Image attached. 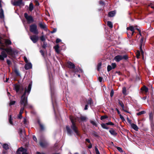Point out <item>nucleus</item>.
<instances>
[{
	"label": "nucleus",
	"instance_id": "obj_1",
	"mask_svg": "<svg viewBox=\"0 0 154 154\" xmlns=\"http://www.w3.org/2000/svg\"><path fill=\"white\" fill-rule=\"evenodd\" d=\"M0 49L3 50L1 52V54H0V60L2 61H4L5 58L7 57V54L5 51H6L8 54L12 56H13L16 53L15 51L12 50L11 48H1Z\"/></svg>",
	"mask_w": 154,
	"mask_h": 154
},
{
	"label": "nucleus",
	"instance_id": "obj_2",
	"mask_svg": "<svg viewBox=\"0 0 154 154\" xmlns=\"http://www.w3.org/2000/svg\"><path fill=\"white\" fill-rule=\"evenodd\" d=\"M32 83H30L28 85L27 89H26L24 93L21 97V100L20 101V105L23 106H26L28 105L27 96H26V92L28 94L29 93L31 88Z\"/></svg>",
	"mask_w": 154,
	"mask_h": 154
},
{
	"label": "nucleus",
	"instance_id": "obj_3",
	"mask_svg": "<svg viewBox=\"0 0 154 154\" xmlns=\"http://www.w3.org/2000/svg\"><path fill=\"white\" fill-rule=\"evenodd\" d=\"M30 31L35 34H38V31L37 29V26L35 24L31 25L30 26L29 28Z\"/></svg>",
	"mask_w": 154,
	"mask_h": 154
},
{
	"label": "nucleus",
	"instance_id": "obj_4",
	"mask_svg": "<svg viewBox=\"0 0 154 154\" xmlns=\"http://www.w3.org/2000/svg\"><path fill=\"white\" fill-rule=\"evenodd\" d=\"M14 89L17 93H21L23 91L22 87L19 84H15L14 85Z\"/></svg>",
	"mask_w": 154,
	"mask_h": 154
},
{
	"label": "nucleus",
	"instance_id": "obj_5",
	"mask_svg": "<svg viewBox=\"0 0 154 154\" xmlns=\"http://www.w3.org/2000/svg\"><path fill=\"white\" fill-rule=\"evenodd\" d=\"M24 16L28 23H32L34 22V19L32 16L28 15L26 13H24Z\"/></svg>",
	"mask_w": 154,
	"mask_h": 154
},
{
	"label": "nucleus",
	"instance_id": "obj_6",
	"mask_svg": "<svg viewBox=\"0 0 154 154\" xmlns=\"http://www.w3.org/2000/svg\"><path fill=\"white\" fill-rule=\"evenodd\" d=\"M70 119L72 123V125L71 126V128L73 131L77 135H78V131L77 130V127L75 125L74 121L72 119V117H70Z\"/></svg>",
	"mask_w": 154,
	"mask_h": 154
},
{
	"label": "nucleus",
	"instance_id": "obj_7",
	"mask_svg": "<svg viewBox=\"0 0 154 154\" xmlns=\"http://www.w3.org/2000/svg\"><path fill=\"white\" fill-rule=\"evenodd\" d=\"M66 65L68 68L70 69H72V70L73 69H75V65L73 63L70 61L67 62L66 63Z\"/></svg>",
	"mask_w": 154,
	"mask_h": 154
},
{
	"label": "nucleus",
	"instance_id": "obj_8",
	"mask_svg": "<svg viewBox=\"0 0 154 154\" xmlns=\"http://www.w3.org/2000/svg\"><path fill=\"white\" fill-rule=\"evenodd\" d=\"M116 67V64L115 63H112L111 65H108L107 66V71L109 72L112 69H115Z\"/></svg>",
	"mask_w": 154,
	"mask_h": 154
},
{
	"label": "nucleus",
	"instance_id": "obj_9",
	"mask_svg": "<svg viewBox=\"0 0 154 154\" xmlns=\"http://www.w3.org/2000/svg\"><path fill=\"white\" fill-rule=\"evenodd\" d=\"M30 38L34 43H36L38 41V36L33 35L30 36Z\"/></svg>",
	"mask_w": 154,
	"mask_h": 154
},
{
	"label": "nucleus",
	"instance_id": "obj_10",
	"mask_svg": "<svg viewBox=\"0 0 154 154\" xmlns=\"http://www.w3.org/2000/svg\"><path fill=\"white\" fill-rule=\"evenodd\" d=\"M11 1L12 4L14 6H20L21 5H24V3L22 2V0H19L12 3Z\"/></svg>",
	"mask_w": 154,
	"mask_h": 154
},
{
	"label": "nucleus",
	"instance_id": "obj_11",
	"mask_svg": "<svg viewBox=\"0 0 154 154\" xmlns=\"http://www.w3.org/2000/svg\"><path fill=\"white\" fill-rule=\"evenodd\" d=\"M72 71L73 72L75 73L76 72L82 73L83 72V70L79 67H76V68H75V69H73Z\"/></svg>",
	"mask_w": 154,
	"mask_h": 154
},
{
	"label": "nucleus",
	"instance_id": "obj_12",
	"mask_svg": "<svg viewBox=\"0 0 154 154\" xmlns=\"http://www.w3.org/2000/svg\"><path fill=\"white\" fill-rule=\"evenodd\" d=\"M4 11L2 8H1L0 9V18L3 20V22L4 23V25H5V22L4 20Z\"/></svg>",
	"mask_w": 154,
	"mask_h": 154
},
{
	"label": "nucleus",
	"instance_id": "obj_13",
	"mask_svg": "<svg viewBox=\"0 0 154 154\" xmlns=\"http://www.w3.org/2000/svg\"><path fill=\"white\" fill-rule=\"evenodd\" d=\"M39 144L42 148L46 147L48 145V143L45 141H41L39 142Z\"/></svg>",
	"mask_w": 154,
	"mask_h": 154
},
{
	"label": "nucleus",
	"instance_id": "obj_14",
	"mask_svg": "<svg viewBox=\"0 0 154 154\" xmlns=\"http://www.w3.org/2000/svg\"><path fill=\"white\" fill-rule=\"evenodd\" d=\"M87 104L85 106H88L89 105L91 106L93 105V102L92 99L90 98L86 100Z\"/></svg>",
	"mask_w": 154,
	"mask_h": 154
},
{
	"label": "nucleus",
	"instance_id": "obj_15",
	"mask_svg": "<svg viewBox=\"0 0 154 154\" xmlns=\"http://www.w3.org/2000/svg\"><path fill=\"white\" fill-rule=\"evenodd\" d=\"M32 67V65L31 63H28L25 65V68L26 70H28L31 69Z\"/></svg>",
	"mask_w": 154,
	"mask_h": 154
},
{
	"label": "nucleus",
	"instance_id": "obj_16",
	"mask_svg": "<svg viewBox=\"0 0 154 154\" xmlns=\"http://www.w3.org/2000/svg\"><path fill=\"white\" fill-rule=\"evenodd\" d=\"M114 60L117 62H119L122 60V55H117L114 58Z\"/></svg>",
	"mask_w": 154,
	"mask_h": 154
},
{
	"label": "nucleus",
	"instance_id": "obj_17",
	"mask_svg": "<svg viewBox=\"0 0 154 154\" xmlns=\"http://www.w3.org/2000/svg\"><path fill=\"white\" fill-rule=\"evenodd\" d=\"M116 14L115 11H111L109 12L108 14V16L109 17H114Z\"/></svg>",
	"mask_w": 154,
	"mask_h": 154
},
{
	"label": "nucleus",
	"instance_id": "obj_18",
	"mask_svg": "<svg viewBox=\"0 0 154 154\" xmlns=\"http://www.w3.org/2000/svg\"><path fill=\"white\" fill-rule=\"evenodd\" d=\"M39 25L40 27L45 30H46L47 27L46 25L44 23H40L39 24Z\"/></svg>",
	"mask_w": 154,
	"mask_h": 154
},
{
	"label": "nucleus",
	"instance_id": "obj_19",
	"mask_svg": "<svg viewBox=\"0 0 154 154\" xmlns=\"http://www.w3.org/2000/svg\"><path fill=\"white\" fill-rule=\"evenodd\" d=\"M20 135V140L22 141H25L26 140V137H25L26 135L25 134H24L23 133H22V134H19Z\"/></svg>",
	"mask_w": 154,
	"mask_h": 154
},
{
	"label": "nucleus",
	"instance_id": "obj_20",
	"mask_svg": "<svg viewBox=\"0 0 154 154\" xmlns=\"http://www.w3.org/2000/svg\"><path fill=\"white\" fill-rule=\"evenodd\" d=\"M37 122L39 125L41 130H44V126L41 123L40 120H38L37 121Z\"/></svg>",
	"mask_w": 154,
	"mask_h": 154
},
{
	"label": "nucleus",
	"instance_id": "obj_21",
	"mask_svg": "<svg viewBox=\"0 0 154 154\" xmlns=\"http://www.w3.org/2000/svg\"><path fill=\"white\" fill-rule=\"evenodd\" d=\"M131 128L135 131H137L138 130V127L136 125L133 123L132 124H131Z\"/></svg>",
	"mask_w": 154,
	"mask_h": 154
},
{
	"label": "nucleus",
	"instance_id": "obj_22",
	"mask_svg": "<svg viewBox=\"0 0 154 154\" xmlns=\"http://www.w3.org/2000/svg\"><path fill=\"white\" fill-rule=\"evenodd\" d=\"M141 90L144 91L145 93H147L148 92L149 89L146 86H144L141 88Z\"/></svg>",
	"mask_w": 154,
	"mask_h": 154
},
{
	"label": "nucleus",
	"instance_id": "obj_23",
	"mask_svg": "<svg viewBox=\"0 0 154 154\" xmlns=\"http://www.w3.org/2000/svg\"><path fill=\"white\" fill-rule=\"evenodd\" d=\"M62 47H61L59 45V44H58V56H59V55L60 54V50H62L63 49H64L65 48V46L64 45H62Z\"/></svg>",
	"mask_w": 154,
	"mask_h": 154
},
{
	"label": "nucleus",
	"instance_id": "obj_24",
	"mask_svg": "<svg viewBox=\"0 0 154 154\" xmlns=\"http://www.w3.org/2000/svg\"><path fill=\"white\" fill-rule=\"evenodd\" d=\"M128 57L127 55H122V60H128Z\"/></svg>",
	"mask_w": 154,
	"mask_h": 154
},
{
	"label": "nucleus",
	"instance_id": "obj_25",
	"mask_svg": "<svg viewBox=\"0 0 154 154\" xmlns=\"http://www.w3.org/2000/svg\"><path fill=\"white\" fill-rule=\"evenodd\" d=\"M109 132L110 134L113 135L115 136L117 134V133L113 129H112L109 131Z\"/></svg>",
	"mask_w": 154,
	"mask_h": 154
},
{
	"label": "nucleus",
	"instance_id": "obj_26",
	"mask_svg": "<svg viewBox=\"0 0 154 154\" xmlns=\"http://www.w3.org/2000/svg\"><path fill=\"white\" fill-rule=\"evenodd\" d=\"M3 148L5 150H7L9 149L8 145L7 143H4L2 145Z\"/></svg>",
	"mask_w": 154,
	"mask_h": 154
},
{
	"label": "nucleus",
	"instance_id": "obj_27",
	"mask_svg": "<svg viewBox=\"0 0 154 154\" xmlns=\"http://www.w3.org/2000/svg\"><path fill=\"white\" fill-rule=\"evenodd\" d=\"M122 92L123 94L125 95H126L127 94L126 93V89L125 87H124L122 88Z\"/></svg>",
	"mask_w": 154,
	"mask_h": 154
},
{
	"label": "nucleus",
	"instance_id": "obj_28",
	"mask_svg": "<svg viewBox=\"0 0 154 154\" xmlns=\"http://www.w3.org/2000/svg\"><path fill=\"white\" fill-rule=\"evenodd\" d=\"M33 9V5L32 3H30L29 7V10L30 11H32Z\"/></svg>",
	"mask_w": 154,
	"mask_h": 154
},
{
	"label": "nucleus",
	"instance_id": "obj_29",
	"mask_svg": "<svg viewBox=\"0 0 154 154\" xmlns=\"http://www.w3.org/2000/svg\"><path fill=\"white\" fill-rule=\"evenodd\" d=\"M5 43L6 45H10L11 44V41L8 39H6L5 40Z\"/></svg>",
	"mask_w": 154,
	"mask_h": 154
},
{
	"label": "nucleus",
	"instance_id": "obj_30",
	"mask_svg": "<svg viewBox=\"0 0 154 154\" xmlns=\"http://www.w3.org/2000/svg\"><path fill=\"white\" fill-rule=\"evenodd\" d=\"M14 71L15 72V73L16 74V75L17 76L20 75V73L19 72V71L18 69L14 67Z\"/></svg>",
	"mask_w": 154,
	"mask_h": 154
},
{
	"label": "nucleus",
	"instance_id": "obj_31",
	"mask_svg": "<svg viewBox=\"0 0 154 154\" xmlns=\"http://www.w3.org/2000/svg\"><path fill=\"white\" fill-rule=\"evenodd\" d=\"M107 26L110 28H112L113 27V25L112 23L110 21H108L107 22Z\"/></svg>",
	"mask_w": 154,
	"mask_h": 154
},
{
	"label": "nucleus",
	"instance_id": "obj_32",
	"mask_svg": "<svg viewBox=\"0 0 154 154\" xmlns=\"http://www.w3.org/2000/svg\"><path fill=\"white\" fill-rule=\"evenodd\" d=\"M26 150V149L25 148L22 147H21L18 149L17 150V151H19L20 152H24Z\"/></svg>",
	"mask_w": 154,
	"mask_h": 154
},
{
	"label": "nucleus",
	"instance_id": "obj_33",
	"mask_svg": "<svg viewBox=\"0 0 154 154\" xmlns=\"http://www.w3.org/2000/svg\"><path fill=\"white\" fill-rule=\"evenodd\" d=\"M12 116L11 115H10L9 116V123L11 125H13V123L12 121Z\"/></svg>",
	"mask_w": 154,
	"mask_h": 154
},
{
	"label": "nucleus",
	"instance_id": "obj_34",
	"mask_svg": "<svg viewBox=\"0 0 154 154\" xmlns=\"http://www.w3.org/2000/svg\"><path fill=\"white\" fill-rule=\"evenodd\" d=\"M66 129L68 132V133L69 134H71L72 133V131L69 128V127L67 126L66 127Z\"/></svg>",
	"mask_w": 154,
	"mask_h": 154
},
{
	"label": "nucleus",
	"instance_id": "obj_35",
	"mask_svg": "<svg viewBox=\"0 0 154 154\" xmlns=\"http://www.w3.org/2000/svg\"><path fill=\"white\" fill-rule=\"evenodd\" d=\"M106 125H107L106 124H106L103 123L101 125V126L103 128L106 129H108L109 128L106 126Z\"/></svg>",
	"mask_w": 154,
	"mask_h": 154
},
{
	"label": "nucleus",
	"instance_id": "obj_36",
	"mask_svg": "<svg viewBox=\"0 0 154 154\" xmlns=\"http://www.w3.org/2000/svg\"><path fill=\"white\" fill-rule=\"evenodd\" d=\"M101 62H100L97 65V70L98 71H99L100 69L101 68Z\"/></svg>",
	"mask_w": 154,
	"mask_h": 154
},
{
	"label": "nucleus",
	"instance_id": "obj_37",
	"mask_svg": "<svg viewBox=\"0 0 154 154\" xmlns=\"http://www.w3.org/2000/svg\"><path fill=\"white\" fill-rule=\"evenodd\" d=\"M127 29L128 30H130L131 31H133L134 29V27L133 26H131L129 27H127Z\"/></svg>",
	"mask_w": 154,
	"mask_h": 154
},
{
	"label": "nucleus",
	"instance_id": "obj_38",
	"mask_svg": "<svg viewBox=\"0 0 154 154\" xmlns=\"http://www.w3.org/2000/svg\"><path fill=\"white\" fill-rule=\"evenodd\" d=\"M25 132L24 131H23V129L22 128H19V134H22V133H24V134H25Z\"/></svg>",
	"mask_w": 154,
	"mask_h": 154
},
{
	"label": "nucleus",
	"instance_id": "obj_39",
	"mask_svg": "<svg viewBox=\"0 0 154 154\" xmlns=\"http://www.w3.org/2000/svg\"><path fill=\"white\" fill-rule=\"evenodd\" d=\"M118 103H119V104L120 105V106H124V104L121 100H118Z\"/></svg>",
	"mask_w": 154,
	"mask_h": 154
},
{
	"label": "nucleus",
	"instance_id": "obj_40",
	"mask_svg": "<svg viewBox=\"0 0 154 154\" xmlns=\"http://www.w3.org/2000/svg\"><path fill=\"white\" fill-rule=\"evenodd\" d=\"M145 113V111H142L137 113V115L138 116H139L142 114H144Z\"/></svg>",
	"mask_w": 154,
	"mask_h": 154
},
{
	"label": "nucleus",
	"instance_id": "obj_41",
	"mask_svg": "<svg viewBox=\"0 0 154 154\" xmlns=\"http://www.w3.org/2000/svg\"><path fill=\"white\" fill-rule=\"evenodd\" d=\"M80 119L82 121H85L86 120L87 118L86 117L83 116H82L80 117Z\"/></svg>",
	"mask_w": 154,
	"mask_h": 154
},
{
	"label": "nucleus",
	"instance_id": "obj_42",
	"mask_svg": "<svg viewBox=\"0 0 154 154\" xmlns=\"http://www.w3.org/2000/svg\"><path fill=\"white\" fill-rule=\"evenodd\" d=\"M95 151L96 152V154H100V152H99L96 146H95Z\"/></svg>",
	"mask_w": 154,
	"mask_h": 154
},
{
	"label": "nucleus",
	"instance_id": "obj_43",
	"mask_svg": "<svg viewBox=\"0 0 154 154\" xmlns=\"http://www.w3.org/2000/svg\"><path fill=\"white\" fill-rule=\"evenodd\" d=\"M40 39L42 41H44L45 40V38L44 35L40 37Z\"/></svg>",
	"mask_w": 154,
	"mask_h": 154
},
{
	"label": "nucleus",
	"instance_id": "obj_44",
	"mask_svg": "<svg viewBox=\"0 0 154 154\" xmlns=\"http://www.w3.org/2000/svg\"><path fill=\"white\" fill-rule=\"evenodd\" d=\"M54 48L55 49V51L57 53H58V45L57 44L54 47Z\"/></svg>",
	"mask_w": 154,
	"mask_h": 154
},
{
	"label": "nucleus",
	"instance_id": "obj_45",
	"mask_svg": "<svg viewBox=\"0 0 154 154\" xmlns=\"http://www.w3.org/2000/svg\"><path fill=\"white\" fill-rule=\"evenodd\" d=\"M15 101L11 100L9 103L10 106H11L12 105H14L15 104Z\"/></svg>",
	"mask_w": 154,
	"mask_h": 154
},
{
	"label": "nucleus",
	"instance_id": "obj_46",
	"mask_svg": "<svg viewBox=\"0 0 154 154\" xmlns=\"http://www.w3.org/2000/svg\"><path fill=\"white\" fill-rule=\"evenodd\" d=\"M116 148L117 149L119 150V151L120 152H122L123 150L122 149L119 147H117Z\"/></svg>",
	"mask_w": 154,
	"mask_h": 154
},
{
	"label": "nucleus",
	"instance_id": "obj_47",
	"mask_svg": "<svg viewBox=\"0 0 154 154\" xmlns=\"http://www.w3.org/2000/svg\"><path fill=\"white\" fill-rule=\"evenodd\" d=\"M142 44H140V51H141L142 54H143V52L142 49Z\"/></svg>",
	"mask_w": 154,
	"mask_h": 154
},
{
	"label": "nucleus",
	"instance_id": "obj_48",
	"mask_svg": "<svg viewBox=\"0 0 154 154\" xmlns=\"http://www.w3.org/2000/svg\"><path fill=\"white\" fill-rule=\"evenodd\" d=\"M114 93V91L113 89H112L110 93V96L111 97H112L113 96Z\"/></svg>",
	"mask_w": 154,
	"mask_h": 154
},
{
	"label": "nucleus",
	"instance_id": "obj_49",
	"mask_svg": "<svg viewBox=\"0 0 154 154\" xmlns=\"http://www.w3.org/2000/svg\"><path fill=\"white\" fill-rule=\"evenodd\" d=\"M106 124L107 125H114V124L111 122H109L108 123H106Z\"/></svg>",
	"mask_w": 154,
	"mask_h": 154
},
{
	"label": "nucleus",
	"instance_id": "obj_50",
	"mask_svg": "<svg viewBox=\"0 0 154 154\" xmlns=\"http://www.w3.org/2000/svg\"><path fill=\"white\" fill-rule=\"evenodd\" d=\"M33 140L36 143H37L38 141L35 135L33 136Z\"/></svg>",
	"mask_w": 154,
	"mask_h": 154
},
{
	"label": "nucleus",
	"instance_id": "obj_51",
	"mask_svg": "<svg viewBox=\"0 0 154 154\" xmlns=\"http://www.w3.org/2000/svg\"><path fill=\"white\" fill-rule=\"evenodd\" d=\"M47 43L45 42H44L43 43V44L42 46L43 48H45L46 47H47Z\"/></svg>",
	"mask_w": 154,
	"mask_h": 154
},
{
	"label": "nucleus",
	"instance_id": "obj_52",
	"mask_svg": "<svg viewBox=\"0 0 154 154\" xmlns=\"http://www.w3.org/2000/svg\"><path fill=\"white\" fill-rule=\"evenodd\" d=\"M99 3L100 5H104V2L103 1H99Z\"/></svg>",
	"mask_w": 154,
	"mask_h": 154
},
{
	"label": "nucleus",
	"instance_id": "obj_53",
	"mask_svg": "<svg viewBox=\"0 0 154 154\" xmlns=\"http://www.w3.org/2000/svg\"><path fill=\"white\" fill-rule=\"evenodd\" d=\"M108 117L107 116H101L100 119L101 120H103L104 119L107 118Z\"/></svg>",
	"mask_w": 154,
	"mask_h": 154
},
{
	"label": "nucleus",
	"instance_id": "obj_54",
	"mask_svg": "<svg viewBox=\"0 0 154 154\" xmlns=\"http://www.w3.org/2000/svg\"><path fill=\"white\" fill-rule=\"evenodd\" d=\"M23 122V124L25 125V126H26V124L27 120L26 118H25L24 119Z\"/></svg>",
	"mask_w": 154,
	"mask_h": 154
},
{
	"label": "nucleus",
	"instance_id": "obj_55",
	"mask_svg": "<svg viewBox=\"0 0 154 154\" xmlns=\"http://www.w3.org/2000/svg\"><path fill=\"white\" fill-rule=\"evenodd\" d=\"M23 59H24V61L26 63H28V61L27 59V58L26 57H23Z\"/></svg>",
	"mask_w": 154,
	"mask_h": 154
},
{
	"label": "nucleus",
	"instance_id": "obj_56",
	"mask_svg": "<svg viewBox=\"0 0 154 154\" xmlns=\"http://www.w3.org/2000/svg\"><path fill=\"white\" fill-rule=\"evenodd\" d=\"M98 80L100 82H102V79H103V78L102 77H100V76H99V77H98Z\"/></svg>",
	"mask_w": 154,
	"mask_h": 154
},
{
	"label": "nucleus",
	"instance_id": "obj_57",
	"mask_svg": "<svg viewBox=\"0 0 154 154\" xmlns=\"http://www.w3.org/2000/svg\"><path fill=\"white\" fill-rule=\"evenodd\" d=\"M40 52L41 54L42 55V56L43 57H44V51L43 50H41L40 51Z\"/></svg>",
	"mask_w": 154,
	"mask_h": 154
},
{
	"label": "nucleus",
	"instance_id": "obj_58",
	"mask_svg": "<svg viewBox=\"0 0 154 154\" xmlns=\"http://www.w3.org/2000/svg\"><path fill=\"white\" fill-rule=\"evenodd\" d=\"M126 106H122V109L125 112H128L127 111V110H126V109H125V108L126 107Z\"/></svg>",
	"mask_w": 154,
	"mask_h": 154
},
{
	"label": "nucleus",
	"instance_id": "obj_59",
	"mask_svg": "<svg viewBox=\"0 0 154 154\" xmlns=\"http://www.w3.org/2000/svg\"><path fill=\"white\" fill-rule=\"evenodd\" d=\"M127 121L128 123L130 124L131 125V124H133L131 123V120L129 119L128 118L127 119Z\"/></svg>",
	"mask_w": 154,
	"mask_h": 154
},
{
	"label": "nucleus",
	"instance_id": "obj_60",
	"mask_svg": "<svg viewBox=\"0 0 154 154\" xmlns=\"http://www.w3.org/2000/svg\"><path fill=\"white\" fill-rule=\"evenodd\" d=\"M31 112L32 114L34 115H35L36 114V112L34 110H32L31 111Z\"/></svg>",
	"mask_w": 154,
	"mask_h": 154
},
{
	"label": "nucleus",
	"instance_id": "obj_61",
	"mask_svg": "<svg viewBox=\"0 0 154 154\" xmlns=\"http://www.w3.org/2000/svg\"><path fill=\"white\" fill-rule=\"evenodd\" d=\"M143 38H141L140 41V44H142L143 42Z\"/></svg>",
	"mask_w": 154,
	"mask_h": 154
},
{
	"label": "nucleus",
	"instance_id": "obj_62",
	"mask_svg": "<svg viewBox=\"0 0 154 154\" xmlns=\"http://www.w3.org/2000/svg\"><path fill=\"white\" fill-rule=\"evenodd\" d=\"M119 116H120V118L121 119H122V120H125V119L124 117L121 114H120Z\"/></svg>",
	"mask_w": 154,
	"mask_h": 154
},
{
	"label": "nucleus",
	"instance_id": "obj_63",
	"mask_svg": "<svg viewBox=\"0 0 154 154\" xmlns=\"http://www.w3.org/2000/svg\"><path fill=\"white\" fill-rule=\"evenodd\" d=\"M18 118L19 119H21L22 118V115L19 114L18 116Z\"/></svg>",
	"mask_w": 154,
	"mask_h": 154
},
{
	"label": "nucleus",
	"instance_id": "obj_64",
	"mask_svg": "<svg viewBox=\"0 0 154 154\" xmlns=\"http://www.w3.org/2000/svg\"><path fill=\"white\" fill-rule=\"evenodd\" d=\"M36 154H46L45 153L43 152H37L36 153Z\"/></svg>",
	"mask_w": 154,
	"mask_h": 154
}]
</instances>
